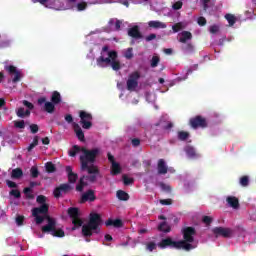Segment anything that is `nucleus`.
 Instances as JSON below:
<instances>
[{
    "label": "nucleus",
    "mask_w": 256,
    "mask_h": 256,
    "mask_svg": "<svg viewBox=\"0 0 256 256\" xmlns=\"http://www.w3.org/2000/svg\"><path fill=\"white\" fill-rule=\"evenodd\" d=\"M83 155L80 156V164H81V171H87L89 176H82L79 179L78 184L76 185V191L78 193H83V189L87 187V181L90 183H95L99 175H101V171L99 167L93 163H95L97 156L101 153L99 148H94L92 150L83 149Z\"/></svg>",
    "instance_id": "f257e3e1"
},
{
    "label": "nucleus",
    "mask_w": 256,
    "mask_h": 256,
    "mask_svg": "<svg viewBox=\"0 0 256 256\" xmlns=\"http://www.w3.org/2000/svg\"><path fill=\"white\" fill-rule=\"evenodd\" d=\"M119 55L115 50H109V46L102 47L100 56L96 59L98 67L105 68L106 65H111L113 71H119L121 69V62L117 60Z\"/></svg>",
    "instance_id": "f03ea898"
},
{
    "label": "nucleus",
    "mask_w": 256,
    "mask_h": 256,
    "mask_svg": "<svg viewBox=\"0 0 256 256\" xmlns=\"http://www.w3.org/2000/svg\"><path fill=\"white\" fill-rule=\"evenodd\" d=\"M62 101L61 93H59V91H54L50 97V102L47 101L46 97H40L38 98V105H40V107L44 105L43 111L51 115L55 113V105H59Z\"/></svg>",
    "instance_id": "7ed1b4c3"
},
{
    "label": "nucleus",
    "mask_w": 256,
    "mask_h": 256,
    "mask_svg": "<svg viewBox=\"0 0 256 256\" xmlns=\"http://www.w3.org/2000/svg\"><path fill=\"white\" fill-rule=\"evenodd\" d=\"M99 225H101V215L98 213L90 214L88 223L82 226L83 237H92L93 231H95V233H99Z\"/></svg>",
    "instance_id": "20e7f679"
},
{
    "label": "nucleus",
    "mask_w": 256,
    "mask_h": 256,
    "mask_svg": "<svg viewBox=\"0 0 256 256\" xmlns=\"http://www.w3.org/2000/svg\"><path fill=\"white\" fill-rule=\"evenodd\" d=\"M47 224L42 226V233H50L53 237H64L65 231L63 229L57 230V221L51 216H47Z\"/></svg>",
    "instance_id": "39448f33"
},
{
    "label": "nucleus",
    "mask_w": 256,
    "mask_h": 256,
    "mask_svg": "<svg viewBox=\"0 0 256 256\" xmlns=\"http://www.w3.org/2000/svg\"><path fill=\"white\" fill-rule=\"evenodd\" d=\"M158 247L161 249H167V247H173L174 249H184V251H191L194 249L192 244H186L185 242L173 241L171 238H165L160 241Z\"/></svg>",
    "instance_id": "423d86ee"
},
{
    "label": "nucleus",
    "mask_w": 256,
    "mask_h": 256,
    "mask_svg": "<svg viewBox=\"0 0 256 256\" xmlns=\"http://www.w3.org/2000/svg\"><path fill=\"white\" fill-rule=\"evenodd\" d=\"M189 125L192 129H207L209 126L207 118L201 115L190 118Z\"/></svg>",
    "instance_id": "0eeeda50"
},
{
    "label": "nucleus",
    "mask_w": 256,
    "mask_h": 256,
    "mask_svg": "<svg viewBox=\"0 0 256 256\" xmlns=\"http://www.w3.org/2000/svg\"><path fill=\"white\" fill-rule=\"evenodd\" d=\"M139 79H141V73L134 71L128 76L126 87L128 91H135L136 87H139Z\"/></svg>",
    "instance_id": "6e6552de"
},
{
    "label": "nucleus",
    "mask_w": 256,
    "mask_h": 256,
    "mask_svg": "<svg viewBox=\"0 0 256 256\" xmlns=\"http://www.w3.org/2000/svg\"><path fill=\"white\" fill-rule=\"evenodd\" d=\"M68 215L72 219V223L74 227L72 228L75 231L76 228L83 226V220L79 218V208L77 207H70L68 208Z\"/></svg>",
    "instance_id": "1a4fd4ad"
},
{
    "label": "nucleus",
    "mask_w": 256,
    "mask_h": 256,
    "mask_svg": "<svg viewBox=\"0 0 256 256\" xmlns=\"http://www.w3.org/2000/svg\"><path fill=\"white\" fill-rule=\"evenodd\" d=\"M182 235L184 240H180V242H184L186 245H191V243L195 241L197 231L194 227L188 226L182 229Z\"/></svg>",
    "instance_id": "9d476101"
},
{
    "label": "nucleus",
    "mask_w": 256,
    "mask_h": 256,
    "mask_svg": "<svg viewBox=\"0 0 256 256\" xmlns=\"http://www.w3.org/2000/svg\"><path fill=\"white\" fill-rule=\"evenodd\" d=\"M80 117V125H82V129H90L93 127V115L91 113L81 110L79 112Z\"/></svg>",
    "instance_id": "9b49d317"
},
{
    "label": "nucleus",
    "mask_w": 256,
    "mask_h": 256,
    "mask_svg": "<svg viewBox=\"0 0 256 256\" xmlns=\"http://www.w3.org/2000/svg\"><path fill=\"white\" fill-rule=\"evenodd\" d=\"M73 191V186L69 183L60 184L58 187H56L53 191V195L55 199H59L63 197V195H67V193H71Z\"/></svg>",
    "instance_id": "f8f14e48"
},
{
    "label": "nucleus",
    "mask_w": 256,
    "mask_h": 256,
    "mask_svg": "<svg viewBox=\"0 0 256 256\" xmlns=\"http://www.w3.org/2000/svg\"><path fill=\"white\" fill-rule=\"evenodd\" d=\"M212 233L215 237H224L225 239H229L233 234V230L230 228H223V227H215L212 229Z\"/></svg>",
    "instance_id": "ddd939ff"
},
{
    "label": "nucleus",
    "mask_w": 256,
    "mask_h": 256,
    "mask_svg": "<svg viewBox=\"0 0 256 256\" xmlns=\"http://www.w3.org/2000/svg\"><path fill=\"white\" fill-rule=\"evenodd\" d=\"M96 199L97 196H95V190L89 189L81 195L80 203H87V201L93 203Z\"/></svg>",
    "instance_id": "4468645a"
},
{
    "label": "nucleus",
    "mask_w": 256,
    "mask_h": 256,
    "mask_svg": "<svg viewBox=\"0 0 256 256\" xmlns=\"http://www.w3.org/2000/svg\"><path fill=\"white\" fill-rule=\"evenodd\" d=\"M5 70L9 73V75H14V78L12 79L13 83H19V81H21V72L17 70V67L13 65L5 66Z\"/></svg>",
    "instance_id": "2eb2a0df"
},
{
    "label": "nucleus",
    "mask_w": 256,
    "mask_h": 256,
    "mask_svg": "<svg viewBox=\"0 0 256 256\" xmlns=\"http://www.w3.org/2000/svg\"><path fill=\"white\" fill-rule=\"evenodd\" d=\"M49 204H42L32 209V215H49Z\"/></svg>",
    "instance_id": "dca6fc26"
},
{
    "label": "nucleus",
    "mask_w": 256,
    "mask_h": 256,
    "mask_svg": "<svg viewBox=\"0 0 256 256\" xmlns=\"http://www.w3.org/2000/svg\"><path fill=\"white\" fill-rule=\"evenodd\" d=\"M65 171L68 176V183H77L79 175H77V173H74L73 168L71 166H66Z\"/></svg>",
    "instance_id": "f3484780"
},
{
    "label": "nucleus",
    "mask_w": 256,
    "mask_h": 256,
    "mask_svg": "<svg viewBox=\"0 0 256 256\" xmlns=\"http://www.w3.org/2000/svg\"><path fill=\"white\" fill-rule=\"evenodd\" d=\"M128 35L129 37H132V39H143V34H141V31L139 30V26H133L128 29Z\"/></svg>",
    "instance_id": "a211bd4d"
},
{
    "label": "nucleus",
    "mask_w": 256,
    "mask_h": 256,
    "mask_svg": "<svg viewBox=\"0 0 256 256\" xmlns=\"http://www.w3.org/2000/svg\"><path fill=\"white\" fill-rule=\"evenodd\" d=\"M157 169H158V175H167L169 168L167 167V164L165 163L164 159L158 160Z\"/></svg>",
    "instance_id": "6ab92c4d"
},
{
    "label": "nucleus",
    "mask_w": 256,
    "mask_h": 256,
    "mask_svg": "<svg viewBox=\"0 0 256 256\" xmlns=\"http://www.w3.org/2000/svg\"><path fill=\"white\" fill-rule=\"evenodd\" d=\"M72 125L74 133L76 134V137L79 139V141H85V133L83 132V129H81V126L75 122Z\"/></svg>",
    "instance_id": "aec40b11"
},
{
    "label": "nucleus",
    "mask_w": 256,
    "mask_h": 256,
    "mask_svg": "<svg viewBox=\"0 0 256 256\" xmlns=\"http://www.w3.org/2000/svg\"><path fill=\"white\" fill-rule=\"evenodd\" d=\"M105 225L106 227H116V229H119L121 227H123V220L121 219H108L106 222H105Z\"/></svg>",
    "instance_id": "412c9836"
},
{
    "label": "nucleus",
    "mask_w": 256,
    "mask_h": 256,
    "mask_svg": "<svg viewBox=\"0 0 256 256\" xmlns=\"http://www.w3.org/2000/svg\"><path fill=\"white\" fill-rule=\"evenodd\" d=\"M184 151H185L187 157H189V159H197V157H199L197 151L195 150V148L193 146H186L184 148Z\"/></svg>",
    "instance_id": "4be33fe9"
},
{
    "label": "nucleus",
    "mask_w": 256,
    "mask_h": 256,
    "mask_svg": "<svg viewBox=\"0 0 256 256\" xmlns=\"http://www.w3.org/2000/svg\"><path fill=\"white\" fill-rule=\"evenodd\" d=\"M16 115L20 119H27V117H31V111L25 110L24 107H19L16 109Z\"/></svg>",
    "instance_id": "5701e85b"
},
{
    "label": "nucleus",
    "mask_w": 256,
    "mask_h": 256,
    "mask_svg": "<svg viewBox=\"0 0 256 256\" xmlns=\"http://www.w3.org/2000/svg\"><path fill=\"white\" fill-rule=\"evenodd\" d=\"M226 201L232 209H239V198L235 196H228L226 198Z\"/></svg>",
    "instance_id": "b1692460"
},
{
    "label": "nucleus",
    "mask_w": 256,
    "mask_h": 256,
    "mask_svg": "<svg viewBox=\"0 0 256 256\" xmlns=\"http://www.w3.org/2000/svg\"><path fill=\"white\" fill-rule=\"evenodd\" d=\"M148 27L151 29H167V24L161 21H149Z\"/></svg>",
    "instance_id": "393cba45"
},
{
    "label": "nucleus",
    "mask_w": 256,
    "mask_h": 256,
    "mask_svg": "<svg viewBox=\"0 0 256 256\" xmlns=\"http://www.w3.org/2000/svg\"><path fill=\"white\" fill-rule=\"evenodd\" d=\"M193 39V34L189 31H182L181 32V37L179 38L180 43H187L188 41H191Z\"/></svg>",
    "instance_id": "a878e982"
},
{
    "label": "nucleus",
    "mask_w": 256,
    "mask_h": 256,
    "mask_svg": "<svg viewBox=\"0 0 256 256\" xmlns=\"http://www.w3.org/2000/svg\"><path fill=\"white\" fill-rule=\"evenodd\" d=\"M158 231H160L161 233H171V226H169V224H167L166 221L161 222L158 227H157Z\"/></svg>",
    "instance_id": "bb28decb"
},
{
    "label": "nucleus",
    "mask_w": 256,
    "mask_h": 256,
    "mask_svg": "<svg viewBox=\"0 0 256 256\" xmlns=\"http://www.w3.org/2000/svg\"><path fill=\"white\" fill-rule=\"evenodd\" d=\"M121 165L117 162L111 164V175H119L121 173Z\"/></svg>",
    "instance_id": "cd10ccee"
},
{
    "label": "nucleus",
    "mask_w": 256,
    "mask_h": 256,
    "mask_svg": "<svg viewBox=\"0 0 256 256\" xmlns=\"http://www.w3.org/2000/svg\"><path fill=\"white\" fill-rule=\"evenodd\" d=\"M23 177V169L15 168L11 172V179H21Z\"/></svg>",
    "instance_id": "c85d7f7f"
},
{
    "label": "nucleus",
    "mask_w": 256,
    "mask_h": 256,
    "mask_svg": "<svg viewBox=\"0 0 256 256\" xmlns=\"http://www.w3.org/2000/svg\"><path fill=\"white\" fill-rule=\"evenodd\" d=\"M116 197L119 201H129V194L123 190H118L116 192Z\"/></svg>",
    "instance_id": "c756f323"
},
{
    "label": "nucleus",
    "mask_w": 256,
    "mask_h": 256,
    "mask_svg": "<svg viewBox=\"0 0 256 256\" xmlns=\"http://www.w3.org/2000/svg\"><path fill=\"white\" fill-rule=\"evenodd\" d=\"M181 49L184 53H194L195 52V46H193L191 43H185L181 46Z\"/></svg>",
    "instance_id": "7c9ffc66"
},
{
    "label": "nucleus",
    "mask_w": 256,
    "mask_h": 256,
    "mask_svg": "<svg viewBox=\"0 0 256 256\" xmlns=\"http://www.w3.org/2000/svg\"><path fill=\"white\" fill-rule=\"evenodd\" d=\"M83 149H87V148H81V147H79L78 145H74V146L72 147V149L69 150V156H70V157H76V156H77V153H80V151H82V153H83Z\"/></svg>",
    "instance_id": "2f4dec72"
},
{
    "label": "nucleus",
    "mask_w": 256,
    "mask_h": 256,
    "mask_svg": "<svg viewBox=\"0 0 256 256\" xmlns=\"http://www.w3.org/2000/svg\"><path fill=\"white\" fill-rule=\"evenodd\" d=\"M225 19L228 21L230 27H233L237 23V18L233 14H226Z\"/></svg>",
    "instance_id": "473e14b6"
},
{
    "label": "nucleus",
    "mask_w": 256,
    "mask_h": 256,
    "mask_svg": "<svg viewBox=\"0 0 256 256\" xmlns=\"http://www.w3.org/2000/svg\"><path fill=\"white\" fill-rule=\"evenodd\" d=\"M190 137L189 132L187 131H178V139L179 141H187Z\"/></svg>",
    "instance_id": "72a5a7b5"
},
{
    "label": "nucleus",
    "mask_w": 256,
    "mask_h": 256,
    "mask_svg": "<svg viewBox=\"0 0 256 256\" xmlns=\"http://www.w3.org/2000/svg\"><path fill=\"white\" fill-rule=\"evenodd\" d=\"M45 167L48 173H55V171H57V167H55V164H53V162H47L45 164Z\"/></svg>",
    "instance_id": "f704fd0d"
},
{
    "label": "nucleus",
    "mask_w": 256,
    "mask_h": 256,
    "mask_svg": "<svg viewBox=\"0 0 256 256\" xmlns=\"http://www.w3.org/2000/svg\"><path fill=\"white\" fill-rule=\"evenodd\" d=\"M23 193L26 195V199H35V195H33V190L31 188H24Z\"/></svg>",
    "instance_id": "c9c22d12"
},
{
    "label": "nucleus",
    "mask_w": 256,
    "mask_h": 256,
    "mask_svg": "<svg viewBox=\"0 0 256 256\" xmlns=\"http://www.w3.org/2000/svg\"><path fill=\"white\" fill-rule=\"evenodd\" d=\"M33 217H35V222H36V225H41V223H43V221H47V217H49V215H44V216H41L39 214L37 215H33Z\"/></svg>",
    "instance_id": "e433bc0d"
},
{
    "label": "nucleus",
    "mask_w": 256,
    "mask_h": 256,
    "mask_svg": "<svg viewBox=\"0 0 256 256\" xmlns=\"http://www.w3.org/2000/svg\"><path fill=\"white\" fill-rule=\"evenodd\" d=\"M13 123L15 129H25V120H15Z\"/></svg>",
    "instance_id": "4c0bfd02"
},
{
    "label": "nucleus",
    "mask_w": 256,
    "mask_h": 256,
    "mask_svg": "<svg viewBox=\"0 0 256 256\" xmlns=\"http://www.w3.org/2000/svg\"><path fill=\"white\" fill-rule=\"evenodd\" d=\"M36 203H38L39 205H47V197L45 195L37 196Z\"/></svg>",
    "instance_id": "58836bf2"
},
{
    "label": "nucleus",
    "mask_w": 256,
    "mask_h": 256,
    "mask_svg": "<svg viewBox=\"0 0 256 256\" xmlns=\"http://www.w3.org/2000/svg\"><path fill=\"white\" fill-rule=\"evenodd\" d=\"M88 4L85 1L79 2L78 4H76V9L77 11H85V9H87Z\"/></svg>",
    "instance_id": "ea45409f"
},
{
    "label": "nucleus",
    "mask_w": 256,
    "mask_h": 256,
    "mask_svg": "<svg viewBox=\"0 0 256 256\" xmlns=\"http://www.w3.org/2000/svg\"><path fill=\"white\" fill-rule=\"evenodd\" d=\"M30 175H31L32 179H37V177H39V169L37 167L33 166L30 169Z\"/></svg>",
    "instance_id": "a19ab883"
},
{
    "label": "nucleus",
    "mask_w": 256,
    "mask_h": 256,
    "mask_svg": "<svg viewBox=\"0 0 256 256\" xmlns=\"http://www.w3.org/2000/svg\"><path fill=\"white\" fill-rule=\"evenodd\" d=\"M240 185L242 187H248L249 186V176H242L240 178Z\"/></svg>",
    "instance_id": "79ce46f5"
},
{
    "label": "nucleus",
    "mask_w": 256,
    "mask_h": 256,
    "mask_svg": "<svg viewBox=\"0 0 256 256\" xmlns=\"http://www.w3.org/2000/svg\"><path fill=\"white\" fill-rule=\"evenodd\" d=\"M9 195H11L12 197H15V199H21V191H19L18 189H12L9 192Z\"/></svg>",
    "instance_id": "37998d69"
},
{
    "label": "nucleus",
    "mask_w": 256,
    "mask_h": 256,
    "mask_svg": "<svg viewBox=\"0 0 256 256\" xmlns=\"http://www.w3.org/2000/svg\"><path fill=\"white\" fill-rule=\"evenodd\" d=\"M22 104L24 105V107H27L26 111H33V109H35V106L33 105V103L27 100H23Z\"/></svg>",
    "instance_id": "c03bdc74"
},
{
    "label": "nucleus",
    "mask_w": 256,
    "mask_h": 256,
    "mask_svg": "<svg viewBox=\"0 0 256 256\" xmlns=\"http://www.w3.org/2000/svg\"><path fill=\"white\" fill-rule=\"evenodd\" d=\"M122 179H123L124 185H133L135 181L133 178H129L127 175H123Z\"/></svg>",
    "instance_id": "a18cd8bd"
},
{
    "label": "nucleus",
    "mask_w": 256,
    "mask_h": 256,
    "mask_svg": "<svg viewBox=\"0 0 256 256\" xmlns=\"http://www.w3.org/2000/svg\"><path fill=\"white\" fill-rule=\"evenodd\" d=\"M159 186L162 189V191H165V193H171V186H169L163 182H160Z\"/></svg>",
    "instance_id": "49530a36"
},
{
    "label": "nucleus",
    "mask_w": 256,
    "mask_h": 256,
    "mask_svg": "<svg viewBox=\"0 0 256 256\" xmlns=\"http://www.w3.org/2000/svg\"><path fill=\"white\" fill-rule=\"evenodd\" d=\"M181 29H183V24L181 22H178L172 26V31H174V33H179Z\"/></svg>",
    "instance_id": "de8ad7c7"
},
{
    "label": "nucleus",
    "mask_w": 256,
    "mask_h": 256,
    "mask_svg": "<svg viewBox=\"0 0 256 256\" xmlns=\"http://www.w3.org/2000/svg\"><path fill=\"white\" fill-rule=\"evenodd\" d=\"M159 61H161V59L159 58V56H153L152 60H151V67L155 68L157 67V65H159Z\"/></svg>",
    "instance_id": "09e8293b"
},
{
    "label": "nucleus",
    "mask_w": 256,
    "mask_h": 256,
    "mask_svg": "<svg viewBox=\"0 0 256 256\" xmlns=\"http://www.w3.org/2000/svg\"><path fill=\"white\" fill-rule=\"evenodd\" d=\"M30 132L32 133V135H35V133H39V125L31 124L30 125Z\"/></svg>",
    "instance_id": "8fccbe9b"
},
{
    "label": "nucleus",
    "mask_w": 256,
    "mask_h": 256,
    "mask_svg": "<svg viewBox=\"0 0 256 256\" xmlns=\"http://www.w3.org/2000/svg\"><path fill=\"white\" fill-rule=\"evenodd\" d=\"M24 221H25V216L18 215L16 217V225H18V227H21V225H23Z\"/></svg>",
    "instance_id": "3c124183"
},
{
    "label": "nucleus",
    "mask_w": 256,
    "mask_h": 256,
    "mask_svg": "<svg viewBox=\"0 0 256 256\" xmlns=\"http://www.w3.org/2000/svg\"><path fill=\"white\" fill-rule=\"evenodd\" d=\"M202 222L205 223V225H211V223H213V218L210 216H203Z\"/></svg>",
    "instance_id": "603ef678"
},
{
    "label": "nucleus",
    "mask_w": 256,
    "mask_h": 256,
    "mask_svg": "<svg viewBox=\"0 0 256 256\" xmlns=\"http://www.w3.org/2000/svg\"><path fill=\"white\" fill-rule=\"evenodd\" d=\"M183 7V2L181 1H177L172 5V9H174V11H179V9H181Z\"/></svg>",
    "instance_id": "864d4df0"
},
{
    "label": "nucleus",
    "mask_w": 256,
    "mask_h": 256,
    "mask_svg": "<svg viewBox=\"0 0 256 256\" xmlns=\"http://www.w3.org/2000/svg\"><path fill=\"white\" fill-rule=\"evenodd\" d=\"M197 23H198V25H200V27H205V25H207V19H205V17H203V16H200L198 18Z\"/></svg>",
    "instance_id": "5fc2aeb1"
},
{
    "label": "nucleus",
    "mask_w": 256,
    "mask_h": 256,
    "mask_svg": "<svg viewBox=\"0 0 256 256\" xmlns=\"http://www.w3.org/2000/svg\"><path fill=\"white\" fill-rule=\"evenodd\" d=\"M159 203L160 205H173V200L171 198L161 199Z\"/></svg>",
    "instance_id": "6e6d98bb"
},
{
    "label": "nucleus",
    "mask_w": 256,
    "mask_h": 256,
    "mask_svg": "<svg viewBox=\"0 0 256 256\" xmlns=\"http://www.w3.org/2000/svg\"><path fill=\"white\" fill-rule=\"evenodd\" d=\"M124 57H126L127 59H133V49L128 48L124 54Z\"/></svg>",
    "instance_id": "4d7b16f0"
},
{
    "label": "nucleus",
    "mask_w": 256,
    "mask_h": 256,
    "mask_svg": "<svg viewBox=\"0 0 256 256\" xmlns=\"http://www.w3.org/2000/svg\"><path fill=\"white\" fill-rule=\"evenodd\" d=\"M148 251H155V249H157V244H155V242H150L147 244L146 246Z\"/></svg>",
    "instance_id": "13d9d810"
},
{
    "label": "nucleus",
    "mask_w": 256,
    "mask_h": 256,
    "mask_svg": "<svg viewBox=\"0 0 256 256\" xmlns=\"http://www.w3.org/2000/svg\"><path fill=\"white\" fill-rule=\"evenodd\" d=\"M6 185L10 189H17V183L11 181V180H6Z\"/></svg>",
    "instance_id": "bf43d9fd"
},
{
    "label": "nucleus",
    "mask_w": 256,
    "mask_h": 256,
    "mask_svg": "<svg viewBox=\"0 0 256 256\" xmlns=\"http://www.w3.org/2000/svg\"><path fill=\"white\" fill-rule=\"evenodd\" d=\"M132 147H139L141 145V139L139 138H134L131 140Z\"/></svg>",
    "instance_id": "052dcab7"
},
{
    "label": "nucleus",
    "mask_w": 256,
    "mask_h": 256,
    "mask_svg": "<svg viewBox=\"0 0 256 256\" xmlns=\"http://www.w3.org/2000/svg\"><path fill=\"white\" fill-rule=\"evenodd\" d=\"M210 33H212L213 35H215V33H219V26L217 25H212L209 28Z\"/></svg>",
    "instance_id": "680f3d73"
},
{
    "label": "nucleus",
    "mask_w": 256,
    "mask_h": 256,
    "mask_svg": "<svg viewBox=\"0 0 256 256\" xmlns=\"http://www.w3.org/2000/svg\"><path fill=\"white\" fill-rule=\"evenodd\" d=\"M107 157H108V161H109V163H111V165H112L113 163H117V162L115 161V156H113V154H111V152H108V153H107Z\"/></svg>",
    "instance_id": "e2e57ef3"
},
{
    "label": "nucleus",
    "mask_w": 256,
    "mask_h": 256,
    "mask_svg": "<svg viewBox=\"0 0 256 256\" xmlns=\"http://www.w3.org/2000/svg\"><path fill=\"white\" fill-rule=\"evenodd\" d=\"M209 3H211V0H202L204 11H207L209 9Z\"/></svg>",
    "instance_id": "0e129e2a"
},
{
    "label": "nucleus",
    "mask_w": 256,
    "mask_h": 256,
    "mask_svg": "<svg viewBox=\"0 0 256 256\" xmlns=\"http://www.w3.org/2000/svg\"><path fill=\"white\" fill-rule=\"evenodd\" d=\"M121 25H123V22L121 20H116L115 31H121Z\"/></svg>",
    "instance_id": "69168bd1"
},
{
    "label": "nucleus",
    "mask_w": 256,
    "mask_h": 256,
    "mask_svg": "<svg viewBox=\"0 0 256 256\" xmlns=\"http://www.w3.org/2000/svg\"><path fill=\"white\" fill-rule=\"evenodd\" d=\"M146 41L149 42V41H153V39H157V35L156 34H150L148 36H146Z\"/></svg>",
    "instance_id": "338daca9"
},
{
    "label": "nucleus",
    "mask_w": 256,
    "mask_h": 256,
    "mask_svg": "<svg viewBox=\"0 0 256 256\" xmlns=\"http://www.w3.org/2000/svg\"><path fill=\"white\" fill-rule=\"evenodd\" d=\"M65 121H66L67 123H73V115L67 114V115L65 116Z\"/></svg>",
    "instance_id": "774afa93"
}]
</instances>
